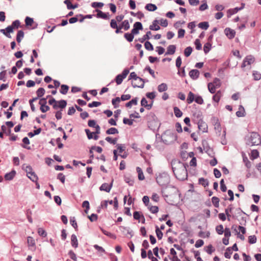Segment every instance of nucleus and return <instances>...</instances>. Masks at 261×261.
Wrapping results in <instances>:
<instances>
[{"mask_svg": "<svg viewBox=\"0 0 261 261\" xmlns=\"http://www.w3.org/2000/svg\"><path fill=\"white\" fill-rule=\"evenodd\" d=\"M253 79L255 81H259L261 79V73L256 70H253L252 72Z\"/></svg>", "mask_w": 261, "mask_h": 261, "instance_id": "37", "label": "nucleus"}, {"mask_svg": "<svg viewBox=\"0 0 261 261\" xmlns=\"http://www.w3.org/2000/svg\"><path fill=\"white\" fill-rule=\"evenodd\" d=\"M144 47L146 49L149 51H152L153 50V46L152 44L150 43V42L148 41H146L145 42Z\"/></svg>", "mask_w": 261, "mask_h": 261, "instance_id": "46", "label": "nucleus"}, {"mask_svg": "<svg viewBox=\"0 0 261 261\" xmlns=\"http://www.w3.org/2000/svg\"><path fill=\"white\" fill-rule=\"evenodd\" d=\"M203 148L205 150V152L207 153L211 158H213L215 156V152H214L213 149L211 148L209 146L205 147L203 146Z\"/></svg>", "mask_w": 261, "mask_h": 261, "instance_id": "21", "label": "nucleus"}, {"mask_svg": "<svg viewBox=\"0 0 261 261\" xmlns=\"http://www.w3.org/2000/svg\"><path fill=\"white\" fill-rule=\"evenodd\" d=\"M198 27L201 28V29L206 30H207L209 28L210 24L207 21H203L198 23Z\"/></svg>", "mask_w": 261, "mask_h": 261, "instance_id": "33", "label": "nucleus"}, {"mask_svg": "<svg viewBox=\"0 0 261 261\" xmlns=\"http://www.w3.org/2000/svg\"><path fill=\"white\" fill-rule=\"evenodd\" d=\"M216 231L217 232V233L218 234H222L223 233H224V228H223V225L222 224H220L219 225H217L216 227Z\"/></svg>", "mask_w": 261, "mask_h": 261, "instance_id": "51", "label": "nucleus"}, {"mask_svg": "<svg viewBox=\"0 0 261 261\" xmlns=\"http://www.w3.org/2000/svg\"><path fill=\"white\" fill-rule=\"evenodd\" d=\"M148 208L149 209L150 211L152 214H156L159 211V207L158 206H151L150 205L148 206Z\"/></svg>", "mask_w": 261, "mask_h": 261, "instance_id": "56", "label": "nucleus"}, {"mask_svg": "<svg viewBox=\"0 0 261 261\" xmlns=\"http://www.w3.org/2000/svg\"><path fill=\"white\" fill-rule=\"evenodd\" d=\"M15 173V171L14 170H12L11 172L6 173L5 176H4V178H5L7 180H12L14 177Z\"/></svg>", "mask_w": 261, "mask_h": 261, "instance_id": "28", "label": "nucleus"}, {"mask_svg": "<svg viewBox=\"0 0 261 261\" xmlns=\"http://www.w3.org/2000/svg\"><path fill=\"white\" fill-rule=\"evenodd\" d=\"M120 101V97H117L115 98L112 99V105H113L114 107L115 108H117L119 107V105L117 103H119Z\"/></svg>", "mask_w": 261, "mask_h": 261, "instance_id": "57", "label": "nucleus"}, {"mask_svg": "<svg viewBox=\"0 0 261 261\" xmlns=\"http://www.w3.org/2000/svg\"><path fill=\"white\" fill-rule=\"evenodd\" d=\"M104 5L103 3L102 2H93L91 4V6L93 8H102Z\"/></svg>", "mask_w": 261, "mask_h": 261, "instance_id": "55", "label": "nucleus"}, {"mask_svg": "<svg viewBox=\"0 0 261 261\" xmlns=\"http://www.w3.org/2000/svg\"><path fill=\"white\" fill-rule=\"evenodd\" d=\"M155 233L156 235V237L159 240H162L163 237V233L161 230L159 229L158 226L157 225L155 226Z\"/></svg>", "mask_w": 261, "mask_h": 261, "instance_id": "31", "label": "nucleus"}, {"mask_svg": "<svg viewBox=\"0 0 261 261\" xmlns=\"http://www.w3.org/2000/svg\"><path fill=\"white\" fill-rule=\"evenodd\" d=\"M113 181L114 179H112V181H111L109 185L107 183L103 184L101 185L100 188H99V189H100L101 191H105L107 193H109L110 191L111 188L113 187Z\"/></svg>", "mask_w": 261, "mask_h": 261, "instance_id": "10", "label": "nucleus"}, {"mask_svg": "<svg viewBox=\"0 0 261 261\" xmlns=\"http://www.w3.org/2000/svg\"><path fill=\"white\" fill-rule=\"evenodd\" d=\"M101 105V102L98 101H93L91 103L88 104V107L89 108L96 107Z\"/></svg>", "mask_w": 261, "mask_h": 261, "instance_id": "64", "label": "nucleus"}, {"mask_svg": "<svg viewBox=\"0 0 261 261\" xmlns=\"http://www.w3.org/2000/svg\"><path fill=\"white\" fill-rule=\"evenodd\" d=\"M256 241H257V238L255 236L252 235V236H249L248 242L250 244H254L256 242Z\"/></svg>", "mask_w": 261, "mask_h": 261, "instance_id": "61", "label": "nucleus"}, {"mask_svg": "<svg viewBox=\"0 0 261 261\" xmlns=\"http://www.w3.org/2000/svg\"><path fill=\"white\" fill-rule=\"evenodd\" d=\"M151 35V32L150 31H148L146 32L145 35H144L141 38H139L138 40H136V41H139L141 43H143L146 40L150 39Z\"/></svg>", "mask_w": 261, "mask_h": 261, "instance_id": "17", "label": "nucleus"}, {"mask_svg": "<svg viewBox=\"0 0 261 261\" xmlns=\"http://www.w3.org/2000/svg\"><path fill=\"white\" fill-rule=\"evenodd\" d=\"M158 21L155 19L153 20L152 24L149 26V29L152 31H158L161 29V27L158 25Z\"/></svg>", "mask_w": 261, "mask_h": 261, "instance_id": "22", "label": "nucleus"}, {"mask_svg": "<svg viewBox=\"0 0 261 261\" xmlns=\"http://www.w3.org/2000/svg\"><path fill=\"white\" fill-rule=\"evenodd\" d=\"M105 140L108 142L109 143H110V144H112L113 145H115L116 143H117V138H115L114 139H112L109 137H106V138L105 139Z\"/></svg>", "mask_w": 261, "mask_h": 261, "instance_id": "58", "label": "nucleus"}, {"mask_svg": "<svg viewBox=\"0 0 261 261\" xmlns=\"http://www.w3.org/2000/svg\"><path fill=\"white\" fill-rule=\"evenodd\" d=\"M197 124L199 130H201L203 133L207 132V124L204 122L202 119L198 120Z\"/></svg>", "mask_w": 261, "mask_h": 261, "instance_id": "8", "label": "nucleus"}, {"mask_svg": "<svg viewBox=\"0 0 261 261\" xmlns=\"http://www.w3.org/2000/svg\"><path fill=\"white\" fill-rule=\"evenodd\" d=\"M111 28L116 29L115 33L120 34L122 33V32L121 31V29H119V27L115 19H111L110 23Z\"/></svg>", "mask_w": 261, "mask_h": 261, "instance_id": "11", "label": "nucleus"}, {"mask_svg": "<svg viewBox=\"0 0 261 261\" xmlns=\"http://www.w3.org/2000/svg\"><path fill=\"white\" fill-rule=\"evenodd\" d=\"M217 87L215 86L214 83L210 82L208 84V91L211 93H215L216 92V88Z\"/></svg>", "mask_w": 261, "mask_h": 261, "instance_id": "40", "label": "nucleus"}, {"mask_svg": "<svg viewBox=\"0 0 261 261\" xmlns=\"http://www.w3.org/2000/svg\"><path fill=\"white\" fill-rule=\"evenodd\" d=\"M199 184H201L204 187H207L209 185V181L207 179H205L203 177H200L198 180Z\"/></svg>", "mask_w": 261, "mask_h": 261, "instance_id": "34", "label": "nucleus"}, {"mask_svg": "<svg viewBox=\"0 0 261 261\" xmlns=\"http://www.w3.org/2000/svg\"><path fill=\"white\" fill-rule=\"evenodd\" d=\"M94 12H96L95 16L97 18H101L105 20H109L110 19L109 12H103L101 10L97 9H95Z\"/></svg>", "mask_w": 261, "mask_h": 261, "instance_id": "5", "label": "nucleus"}, {"mask_svg": "<svg viewBox=\"0 0 261 261\" xmlns=\"http://www.w3.org/2000/svg\"><path fill=\"white\" fill-rule=\"evenodd\" d=\"M138 97H136L125 104V106L127 108H130L133 105H138Z\"/></svg>", "mask_w": 261, "mask_h": 261, "instance_id": "24", "label": "nucleus"}, {"mask_svg": "<svg viewBox=\"0 0 261 261\" xmlns=\"http://www.w3.org/2000/svg\"><path fill=\"white\" fill-rule=\"evenodd\" d=\"M28 177L33 182H37L38 177L35 173L33 172L27 175Z\"/></svg>", "mask_w": 261, "mask_h": 261, "instance_id": "39", "label": "nucleus"}, {"mask_svg": "<svg viewBox=\"0 0 261 261\" xmlns=\"http://www.w3.org/2000/svg\"><path fill=\"white\" fill-rule=\"evenodd\" d=\"M244 60L245 62H247V65H251L255 61L254 58L251 55L247 56L244 58Z\"/></svg>", "mask_w": 261, "mask_h": 261, "instance_id": "32", "label": "nucleus"}, {"mask_svg": "<svg viewBox=\"0 0 261 261\" xmlns=\"http://www.w3.org/2000/svg\"><path fill=\"white\" fill-rule=\"evenodd\" d=\"M215 250L212 244H210L208 246H207V249L205 250V252L209 254H211L215 251Z\"/></svg>", "mask_w": 261, "mask_h": 261, "instance_id": "62", "label": "nucleus"}, {"mask_svg": "<svg viewBox=\"0 0 261 261\" xmlns=\"http://www.w3.org/2000/svg\"><path fill=\"white\" fill-rule=\"evenodd\" d=\"M241 10V8H239V7H236L233 9H229L227 11V16L228 18L231 16L232 15L236 14L239 11Z\"/></svg>", "mask_w": 261, "mask_h": 261, "instance_id": "16", "label": "nucleus"}, {"mask_svg": "<svg viewBox=\"0 0 261 261\" xmlns=\"http://www.w3.org/2000/svg\"><path fill=\"white\" fill-rule=\"evenodd\" d=\"M45 91L43 88H39L36 91L38 97H42L45 93Z\"/></svg>", "mask_w": 261, "mask_h": 261, "instance_id": "59", "label": "nucleus"}, {"mask_svg": "<svg viewBox=\"0 0 261 261\" xmlns=\"http://www.w3.org/2000/svg\"><path fill=\"white\" fill-rule=\"evenodd\" d=\"M212 203L215 207H219L220 199L216 196H213L212 198Z\"/></svg>", "mask_w": 261, "mask_h": 261, "instance_id": "47", "label": "nucleus"}, {"mask_svg": "<svg viewBox=\"0 0 261 261\" xmlns=\"http://www.w3.org/2000/svg\"><path fill=\"white\" fill-rule=\"evenodd\" d=\"M24 36L23 32L22 30H20L18 32L17 35H16V41L18 43H20Z\"/></svg>", "mask_w": 261, "mask_h": 261, "instance_id": "50", "label": "nucleus"}, {"mask_svg": "<svg viewBox=\"0 0 261 261\" xmlns=\"http://www.w3.org/2000/svg\"><path fill=\"white\" fill-rule=\"evenodd\" d=\"M143 30V25L140 22H136L133 24V28L131 30V33L134 35L139 34V31Z\"/></svg>", "mask_w": 261, "mask_h": 261, "instance_id": "6", "label": "nucleus"}, {"mask_svg": "<svg viewBox=\"0 0 261 261\" xmlns=\"http://www.w3.org/2000/svg\"><path fill=\"white\" fill-rule=\"evenodd\" d=\"M137 171L138 173V178L140 180H143L145 177L143 174V172L141 168L139 167H137Z\"/></svg>", "mask_w": 261, "mask_h": 261, "instance_id": "45", "label": "nucleus"}, {"mask_svg": "<svg viewBox=\"0 0 261 261\" xmlns=\"http://www.w3.org/2000/svg\"><path fill=\"white\" fill-rule=\"evenodd\" d=\"M167 85L165 83H163L159 85L157 87V89L159 92H165L167 90Z\"/></svg>", "mask_w": 261, "mask_h": 261, "instance_id": "23", "label": "nucleus"}, {"mask_svg": "<svg viewBox=\"0 0 261 261\" xmlns=\"http://www.w3.org/2000/svg\"><path fill=\"white\" fill-rule=\"evenodd\" d=\"M176 45H170L167 48V51L165 53V55H172L174 54L176 51Z\"/></svg>", "mask_w": 261, "mask_h": 261, "instance_id": "13", "label": "nucleus"}, {"mask_svg": "<svg viewBox=\"0 0 261 261\" xmlns=\"http://www.w3.org/2000/svg\"><path fill=\"white\" fill-rule=\"evenodd\" d=\"M236 115L239 117H245L246 115L245 108L242 105H239V111L236 112Z\"/></svg>", "mask_w": 261, "mask_h": 261, "instance_id": "14", "label": "nucleus"}, {"mask_svg": "<svg viewBox=\"0 0 261 261\" xmlns=\"http://www.w3.org/2000/svg\"><path fill=\"white\" fill-rule=\"evenodd\" d=\"M243 162L245 163V165L248 169L251 168V162L249 161L248 158L246 155L243 156Z\"/></svg>", "mask_w": 261, "mask_h": 261, "instance_id": "52", "label": "nucleus"}, {"mask_svg": "<svg viewBox=\"0 0 261 261\" xmlns=\"http://www.w3.org/2000/svg\"><path fill=\"white\" fill-rule=\"evenodd\" d=\"M108 203L110 205L113 204L114 203V206L115 209H117V208L118 207V201L117 197H115L114 198V200H108Z\"/></svg>", "mask_w": 261, "mask_h": 261, "instance_id": "48", "label": "nucleus"}, {"mask_svg": "<svg viewBox=\"0 0 261 261\" xmlns=\"http://www.w3.org/2000/svg\"><path fill=\"white\" fill-rule=\"evenodd\" d=\"M174 112L175 115L178 118L180 117L182 115V113L177 107H174Z\"/></svg>", "mask_w": 261, "mask_h": 261, "instance_id": "53", "label": "nucleus"}, {"mask_svg": "<svg viewBox=\"0 0 261 261\" xmlns=\"http://www.w3.org/2000/svg\"><path fill=\"white\" fill-rule=\"evenodd\" d=\"M161 123L159 122L158 120H155L154 119L153 121H150L149 123H148V126H149V128L153 131L156 129L158 130L161 126Z\"/></svg>", "mask_w": 261, "mask_h": 261, "instance_id": "7", "label": "nucleus"}, {"mask_svg": "<svg viewBox=\"0 0 261 261\" xmlns=\"http://www.w3.org/2000/svg\"><path fill=\"white\" fill-rule=\"evenodd\" d=\"M66 105H67V102H66V101H65L64 100H61L58 101H57V109L59 108H60L61 109H63L66 107Z\"/></svg>", "mask_w": 261, "mask_h": 261, "instance_id": "36", "label": "nucleus"}, {"mask_svg": "<svg viewBox=\"0 0 261 261\" xmlns=\"http://www.w3.org/2000/svg\"><path fill=\"white\" fill-rule=\"evenodd\" d=\"M129 72V69L125 68L124 69L121 74H118L115 78V82L117 85H120L122 82L123 80L125 79L127 74Z\"/></svg>", "mask_w": 261, "mask_h": 261, "instance_id": "4", "label": "nucleus"}, {"mask_svg": "<svg viewBox=\"0 0 261 261\" xmlns=\"http://www.w3.org/2000/svg\"><path fill=\"white\" fill-rule=\"evenodd\" d=\"M134 35L131 32L130 33H127L124 34V38L128 42H131L134 39Z\"/></svg>", "mask_w": 261, "mask_h": 261, "instance_id": "42", "label": "nucleus"}, {"mask_svg": "<svg viewBox=\"0 0 261 261\" xmlns=\"http://www.w3.org/2000/svg\"><path fill=\"white\" fill-rule=\"evenodd\" d=\"M224 33L226 37L229 39H233L236 35V32L234 30L229 28H226L224 30Z\"/></svg>", "mask_w": 261, "mask_h": 261, "instance_id": "9", "label": "nucleus"}, {"mask_svg": "<svg viewBox=\"0 0 261 261\" xmlns=\"http://www.w3.org/2000/svg\"><path fill=\"white\" fill-rule=\"evenodd\" d=\"M214 128L216 131V133H219L221 132L222 127L221 126V123L219 122L218 120L216 119V122L214 123Z\"/></svg>", "mask_w": 261, "mask_h": 261, "instance_id": "26", "label": "nucleus"}, {"mask_svg": "<svg viewBox=\"0 0 261 261\" xmlns=\"http://www.w3.org/2000/svg\"><path fill=\"white\" fill-rule=\"evenodd\" d=\"M189 76L193 80H197L200 75L199 71L198 69H191L189 72Z\"/></svg>", "mask_w": 261, "mask_h": 261, "instance_id": "12", "label": "nucleus"}, {"mask_svg": "<svg viewBox=\"0 0 261 261\" xmlns=\"http://www.w3.org/2000/svg\"><path fill=\"white\" fill-rule=\"evenodd\" d=\"M106 133L107 135H115L118 134L119 132L116 127H110L106 130Z\"/></svg>", "mask_w": 261, "mask_h": 261, "instance_id": "29", "label": "nucleus"}, {"mask_svg": "<svg viewBox=\"0 0 261 261\" xmlns=\"http://www.w3.org/2000/svg\"><path fill=\"white\" fill-rule=\"evenodd\" d=\"M232 254V251H230L229 248H227L226 249V251L224 253V256L225 258L227 259H229L230 258L231 255Z\"/></svg>", "mask_w": 261, "mask_h": 261, "instance_id": "63", "label": "nucleus"}, {"mask_svg": "<svg viewBox=\"0 0 261 261\" xmlns=\"http://www.w3.org/2000/svg\"><path fill=\"white\" fill-rule=\"evenodd\" d=\"M178 163L179 166L177 169L172 167L173 172L178 180L184 181L188 177L187 168L189 166L188 164L180 161H178Z\"/></svg>", "mask_w": 261, "mask_h": 261, "instance_id": "1", "label": "nucleus"}, {"mask_svg": "<svg viewBox=\"0 0 261 261\" xmlns=\"http://www.w3.org/2000/svg\"><path fill=\"white\" fill-rule=\"evenodd\" d=\"M192 50L193 48L192 47H187L185 50H184V54H185V57L187 58L189 57L191 55Z\"/></svg>", "mask_w": 261, "mask_h": 261, "instance_id": "44", "label": "nucleus"}, {"mask_svg": "<svg viewBox=\"0 0 261 261\" xmlns=\"http://www.w3.org/2000/svg\"><path fill=\"white\" fill-rule=\"evenodd\" d=\"M70 1V0H65L64 1V4H66L67 5L68 9L70 10V9H74L75 8L77 7V5H72Z\"/></svg>", "mask_w": 261, "mask_h": 261, "instance_id": "49", "label": "nucleus"}, {"mask_svg": "<svg viewBox=\"0 0 261 261\" xmlns=\"http://www.w3.org/2000/svg\"><path fill=\"white\" fill-rule=\"evenodd\" d=\"M93 247L98 252L102 254V253H105V250L101 246H98L97 244L93 245Z\"/></svg>", "mask_w": 261, "mask_h": 261, "instance_id": "54", "label": "nucleus"}, {"mask_svg": "<svg viewBox=\"0 0 261 261\" xmlns=\"http://www.w3.org/2000/svg\"><path fill=\"white\" fill-rule=\"evenodd\" d=\"M145 9L148 11L153 12L157 9V7L154 4L149 3L145 5Z\"/></svg>", "mask_w": 261, "mask_h": 261, "instance_id": "20", "label": "nucleus"}, {"mask_svg": "<svg viewBox=\"0 0 261 261\" xmlns=\"http://www.w3.org/2000/svg\"><path fill=\"white\" fill-rule=\"evenodd\" d=\"M27 244L30 248L34 247V249H35V242L32 237H29L27 238Z\"/></svg>", "mask_w": 261, "mask_h": 261, "instance_id": "25", "label": "nucleus"}, {"mask_svg": "<svg viewBox=\"0 0 261 261\" xmlns=\"http://www.w3.org/2000/svg\"><path fill=\"white\" fill-rule=\"evenodd\" d=\"M118 26L119 29H123L125 31H127L130 28V24L128 20H123Z\"/></svg>", "mask_w": 261, "mask_h": 261, "instance_id": "18", "label": "nucleus"}, {"mask_svg": "<svg viewBox=\"0 0 261 261\" xmlns=\"http://www.w3.org/2000/svg\"><path fill=\"white\" fill-rule=\"evenodd\" d=\"M246 144L249 146H257L261 144V138L258 133L251 132L245 138Z\"/></svg>", "mask_w": 261, "mask_h": 261, "instance_id": "2", "label": "nucleus"}, {"mask_svg": "<svg viewBox=\"0 0 261 261\" xmlns=\"http://www.w3.org/2000/svg\"><path fill=\"white\" fill-rule=\"evenodd\" d=\"M131 80H133L134 81L139 80L140 81H144V79L138 76L137 75V74H136V73L134 71L130 72V73L129 75L128 81Z\"/></svg>", "mask_w": 261, "mask_h": 261, "instance_id": "15", "label": "nucleus"}, {"mask_svg": "<svg viewBox=\"0 0 261 261\" xmlns=\"http://www.w3.org/2000/svg\"><path fill=\"white\" fill-rule=\"evenodd\" d=\"M259 156V151L258 150H252L251 151L250 159L255 160Z\"/></svg>", "mask_w": 261, "mask_h": 261, "instance_id": "41", "label": "nucleus"}, {"mask_svg": "<svg viewBox=\"0 0 261 261\" xmlns=\"http://www.w3.org/2000/svg\"><path fill=\"white\" fill-rule=\"evenodd\" d=\"M212 48V43L207 42L203 46V51L205 54L208 53Z\"/></svg>", "mask_w": 261, "mask_h": 261, "instance_id": "35", "label": "nucleus"}, {"mask_svg": "<svg viewBox=\"0 0 261 261\" xmlns=\"http://www.w3.org/2000/svg\"><path fill=\"white\" fill-rule=\"evenodd\" d=\"M144 71H147L148 72H149V73L151 74V75L152 76V77L153 78H155V74H154V71L153 70L151 69L150 66H146L145 67V68L144 69Z\"/></svg>", "mask_w": 261, "mask_h": 261, "instance_id": "60", "label": "nucleus"}, {"mask_svg": "<svg viewBox=\"0 0 261 261\" xmlns=\"http://www.w3.org/2000/svg\"><path fill=\"white\" fill-rule=\"evenodd\" d=\"M195 99L194 94L192 92H189L188 96V98L187 99V103L188 104H191Z\"/></svg>", "mask_w": 261, "mask_h": 261, "instance_id": "43", "label": "nucleus"}, {"mask_svg": "<svg viewBox=\"0 0 261 261\" xmlns=\"http://www.w3.org/2000/svg\"><path fill=\"white\" fill-rule=\"evenodd\" d=\"M233 205L230 204L228 206L227 208L225 209V214L226 215L227 219L228 221L230 220V218L231 217V215L229 214L232 212V210H233Z\"/></svg>", "mask_w": 261, "mask_h": 261, "instance_id": "19", "label": "nucleus"}, {"mask_svg": "<svg viewBox=\"0 0 261 261\" xmlns=\"http://www.w3.org/2000/svg\"><path fill=\"white\" fill-rule=\"evenodd\" d=\"M156 183L163 188H166L170 181V178L168 173L162 172L159 174L156 178Z\"/></svg>", "mask_w": 261, "mask_h": 261, "instance_id": "3", "label": "nucleus"}, {"mask_svg": "<svg viewBox=\"0 0 261 261\" xmlns=\"http://www.w3.org/2000/svg\"><path fill=\"white\" fill-rule=\"evenodd\" d=\"M69 86L67 85H62L61 86V89L60 90V93H62L63 94H66L67 93L68 90H69Z\"/></svg>", "mask_w": 261, "mask_h": 261, "instance_id": "38", "label": "nucleus"}, {"mask_svg": "<svg viewBox=\"0 0 261 261\" xmlns=\"http://www.w3.org/2000/svg\"><path fill=\"white\" fill-rule=\"evenodd\" d=\"M221 92L220 91H218L213 95V100L214 102L218 103L220 101V99H221Z\"/></svg>", "mask_w": 261, "mask_h": 261, "instance_id": "27", "label": "nucleus"}, {"mask_svg": "<svg viewBox=\"0 0 261 261\" xmlns=\"http://www.w3.org/2000/svg\"><path fill=\"white\" fill-rule=\"evenodd\" d=\"M71 243L72 246L76 248L78 246V241L77 237L74 234H72L71 237Z\"/></svg>", "mask_w": 261, "mask_h": 261, "instance_id": "30", "label": "nucleus"}]
</instances>
